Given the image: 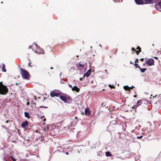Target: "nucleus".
<instances>
[{
  "instance_id": "obj_1",
  "label": "nucleus",
  "mask_w": 161,
  "mask_h": 161,
  "mask_svg": "<svg viewBox=\"0 0 161 161\" xmlns=\"http://www.w3.org/2000/svg\"><path fill=\"white\" fill-rule=\"evenodd\" d=\"M8 92L7 87L2 84V82H0V94L3 95L6 94Z\"/></svg>"
},
{
  "instance_id": "obj_2",
  "label": "nucleus",
  "mask_w": 161,
  "mask_h": 161,
  "mask_svg": "<svg viewBox=\"0 0 161 161\" xmlns=\"http://www.w3.org/2000/svg\"><path fill=\"white\" fill-rule=\"evenodd\" d=\"M20 74L24 79H25L28 80L30 76L29 72L26 70L23 69L22 68H20Z\"/></svg>"
},
{
  "instance_id": "obj_3",
  "label": "nucleus",
  "mask_w": 161,
  "mask_h": 161,
  "mask_svg": "<svg viewBox=\"0 0 161 161\" xmlns=\"http://www.w3.org/2000/svg\"><path fill=\"white\" fill-rule=\"evenodd\" d=\"M132 130H131V132L132 133H135L137 135L139 134V130L140 129V126L138 124L135 127V125L132 126Z\"/></svg>"
},
{
  "instance_id": "obj_4",
  "label": "nucleus",
  "mask_w": 161,
  "mask_h": 161,
  "mask_svg": "<svg viewBox=\"0 0 161 161\" xmlns=\"http://www.w3.org/2000/svg\"><path fill=\"white\" fill-rule=\"evenodd\" d=\"M145 64L149 66L154 65V61L152 58L149 59L145 61Z\"/></svg>"
},
{
  "instance_id": "obj_5",
  "label": "nucleus",
  "mask_w": 161,
  "mask_h": 161,
  "mask_svg": "<svg viewBox=\"0 0 161 161\" xmlns=\"http://www.w3.org/2000/svg\"><path fill=\"white\" fill-rule=\"evenodd\" d=\"M139 158V156L137 153H131V160L132 161H136Z\"/></svg>"
},
{
  "instance_id": "obj_6",
  "label": "nucleus",
  "mask_w": 161,
  "mask_h": 161,
  "mask_svg": "<svg viewBox=\"0 0 161 161\" xmlns=\"http://www.w3.org/2000/svg\"><path fill=\"white\" fill-rule=\"evenodd\" d=\"M141 48H140L138 46L136 48V49L138 50H136V49L134 47H132L131 48V51H133L134 52H136V54L137 55H138L139 54V53L141 52ZM134 52H131V53H134Z\"/></svg>"
},
{
  "instance_id": "obj_7",
  "label": "nucleus",
  "mask_w": 161,
  "mask_h": 161,
  "mask_svg": "<svg viewBox=\"0 0 161 161\" xmlns=\"http://www.w3.org/2000/svg\"><path fill=\"white\" fill-rule=\"evenodd\" d=\"M61 95V94L59 92H55L51 91L50 93V95L52 97H58Z\"/></svg>"
},
{
  "instance_id": "obj_8",
  "label": "nucleus",
  "mask_w": 161,
  "mask_h": 161,
  "mask_svg": "<svg viewBox=\"0 0 161 161\" xmlns=\"http://www.w3.org/2000/svg\"><path fill=\"white\" fill-rule=\"evenodd\" d=\"M59 97L60 99L64 101V103H67V100H69L70 99V97H67L65 96L60 95L59 96Z\"/></svg>"
},
{
  "instance_id": "obj_9",
  "label": "nucleus",
  "mask_w": 161,
  "mask_h": 161,
  "mask_svg": "<svg viewBox=\"0 0 161 161\" xmlns=\"http://www.w3.org/2000/svg\"><path fill=\"white\" fill-rule=\"evenodd\" d=\"M35 52L38 54H43L44 53V50L40 47L38 48Z\"/></svg>"
},
{
  "instance_id": "obj_10",
  "label": "nucleus",
  "mask_w": 161,
  "mask_h": 161,
  "mask_svg": "<svg viewBox=\"0 0 161 161\" xmlns=\"http://www.w3.org/2000/svg\"><path fill=\"white\" fill-rule=\"evenodd\" d=\"M85 111L86 115L89 116L91 114V112L88 108H85Z\"/></svg>"
},
{
  "instance_id": "obj_11",
  "label": "nucleus",
  "mask_w": 161,
  "mask_h": 161,
  "mask_svg": "<svg viewBox=\"0 0 161 161\" xmlns=\"http://www.w3.org/2000/svg\"><path fill=\"white\" fill-rule=\"evenodd\" d=\"M76 66L77 69L78 70L81 69L82 68H83L84 67V65L80 64H76Z\"/></svg>"
},
{
  "instance_id": "obj_12",
  "label": "nucleus",
  "mask_w": 161,
  "mask_h": 161,
  "mask_svg": "<svg viewBox=\"0 0 161 161\" xmlns=\"http://www.w3.org/2000/svg\"><path fill=\"white\" fill-rule=\"evenodd\" d=\"M155 7L157 9L161 11V10L159 9V8H161V2H159L158 3V4H156L155 5Z\"/></svg>"
},
{
  "instance_id": "obj_13",
  "label": "nucleus",
  "mask_w": 161,
  "mask_h": 161,
  "mask_svg": "<svg viewBox=\"0 0 161 161\" xmlns=\"http://www.w3.org/2000/svg\"><path fill=\"white\" fill-rule=\"evenodd\" d=\"M72 90L73 91H75L77 92H79L80 91V89L76 86H75L74 87L72 88Z\"/></svg>"
},
{
  "instance_id": "obj_14",
  "label": "nucleus",
  "mask_w": 161,
  "mask_h": 161,
  "mask_svg": "<svg viewBox=\"0 0 161 161\" xmlns=\"http://www.w3.org/2000/svg\"><path fill=\"white\" fill-rule=\"evenodd\" d=\"M90 73L91 69H89L88 70V71L86 73L84 74L83 77L84 78L85 76H86V77H88L90 74Z\"/></svg>"
},
{
  "instance_id": "obj_15",
  "label": "nucleus",
  "mask_w": 161,
  "mask_h": 161,
  "mask_svg": "<svg viewBox=\"0 0 161 161\" xmlns=\"http://www.w3.org/2000/svg\"><path fill=\"white\" fill-rule=\"evenodd\" d=\"M28 125V123L27 121L23 122L21 124V126L22 127H25V126H27Z\"/></svg>"
},
{
  "instance_id": "obj_16",
  "label": "nucleus",
  "mask_w": 161,
  "mask_h": 161,
  "mask_svg": "<svg viewBox=\"0 0 161 161\" xmlns=\"http://www.w3.org/2000/svg\"><path fill=\"white\" fill-rule=\"evenodd\" d=\"M136 3L138 4H143L144 3L143 0H135Z\"/></svg>"
},
{
  "instance_id": "obj_17",
  "label": "nucleus",
  "mask_w": 161,
  "mask_h": 161,
  "mask_svg": "<svg viewBox=\"0 0 161 161\" xmlns=\"http://www.w3.org/2000/svg\"><path fill=\"white\" fill-rule=\"evenodd\" d=\"M144 101V100L141 99L140 100L138 101L136 103V107L140 105H141L143 102V101Z\"/></svg>"
},
{
  "instance_id": "obj_18",
  "label": "nucleus",
  "mask_w": 161,
  "mask_h": 161,
  "mask_svg": "<svg viewBox=\"0 0 161 161\" xmlns=\"http://www.w3.org/2000/svg\"><path fill=\"white\" fill-rule=\"evenodd\" d=\"M145 3L152 4L153 3L154 0H144Z\"/></svg>"
},
{
  "instance_id": "obj_19",
  "label": "nucleus",
  "mask_w": 161,
  "mask_h": 161,
  "mask_svg": "<svg viewBox=\"0 0 161 161\" xmlns=\"http://www.w3.org/2000/svg\"><path fill=\"white\" fill-rule=\"evenodd\" d=\"M124 88L126 91H130L131 89V87H129L127 86H124Z\"/></svg>"
},
{
  "instance_id": "obj_20",
  "label": "nucleus",
  "mask_w": 161,
  "mask_h": 161,
  "mask_svg": "<svg viewBox=\"0 0 161 161\" xmlns=\"http://www.w3.org/2000/svg\"><path fill=\"white\" fill-rule=\"evenodd\" d=\"M91 83L93 84L92 86H96L97 85V82L95 80H92L91 81Z\"/></svg>"
},
{
  "instance_id": "obj_21",
  "label": "nucleus",
  "mask_w": 161,
  "mask_h": 161,
  "mask_svg": "<svg viewBox=\"0 0 161 161\" xmlns=\"http://www.w3.org/2000/svg\"><path fill=\"white\" fill-rule=\"evenodd\" d=\"M25 116L28 118H30V117L29 116V114L26 112H25Z\"/></svg>"
},
{
  "instance_id": "obj_22",
  "label": "nucleus",
  "mask_w": 161,
  "mask_h": 161,
  "mask_svg": "<svg viewBox=\"0 0 161 161\" xmlns=\"http://www.w3.org/2000/svg\"><path fill=\"white\" fill-rule=\"evenodd\" d=\"M106 156H111L112 155L109 152H107L105 153Z\"/></svg>"
},
{
  "instance_id": "obj_23",
  "label": "nucleus",
  "mask_w": 161,
  "mask_h": 161,
  "mask_svg": "<svg viewBox=\"0 0 161 161\" xmlns=\"http://www.w3.org/2000/svg\"><path fill=\"white\" fill-rule=\"evenodd\" d=\"M139 69H140L141 72L142 73H143V72H145L147 70V69L146 68H144L143 69H141V68H139Z\"/></svg>"
},
{
  "instance_id": "obj_24",
  "label": "nucleus",
  "mask_w": 161,
  "mask_h": 161,
  "mask_svg": "<svg viewBox=\"0 0 161 161\" xmlns=\"http://www.w3.org/2000/svg\"><path fill=\"white\" fill-rule=\"evenodd\" d=\"M2 70L4 72H6V70L5 68V65L4 64L3 65Z\"/></svg>"
},
{
  "instance_id": "obj_25",
  "label": "nucleus",
  "mask_w": 161,
  "mask_h": 161,
  "mask_svg": "<svg viewBox=\"0 0 161 161\" xmlns=\"http://www.w3.org/2000/svg\"><path fill=\"white\" fill-rule=\"evenodd\" d=\"M134 66L136 68H138L139 69L140 68L139 65L137 64H134Z\"/></svg>"
},
{
  "instance_id": "obj_26",
  "label": "nucleus",
  "mask_w": 161,
  "mask_h": 161,
  "mask_svg": "<svg viewBox=\"0 0 161 161\" xmlns=\"http://www.w3.org/2000/svg\"><path fill=\"white\" fill-rule=\"evenodd\" d=\"M108 86L110 87L111 89L114 88H115V86L113 85H109Z\"/></svg>"
},
{
  "instance_id": "obj_27",
  "label": "nucleus",
  "mask_w": 161,
  "mask_h": 161,
  "mask_svg": "<svg viewBox=\"0 0 161 161\" xmlns=\"http://www.w3.org/2000/svg\"><path fill=\"white\" fill-rule=\"evenodd\" d=\"M10 157L13 161H16V159L12 156H11Z\"/></svg>"
},
{
  "instance_id": "obj_28",
  "label": "nucleus",
  "mask_w": 161,
  "mask_h": 161,
  "mask_svg": "<svg viewBox=\"0 0 161 161\" xmlns=\"http://www.w3.org/2000/svg\"><path fill=\"white\" fill-rule=\"evenodd\" d=\"M143 136L142 135H141L140 136H137L136 137L138 139H141L142 137Z\"/></svg>"
},
{
  "instance_id": "obj_29",
  "label": "nucleus",
  "mask_w": 161,
  "mask_h": 161,
  "mask_svg": "<svg viewBox=\"0 0 161 161\" xmlns=\"http://www.w3.org/2000/svg\"><path fill=\"white\" fill-rule=\"evenodd\" d=\"M137 62H138V59H136L135 60V63H136Z\"/></svg>"
},
{
  "instance_id": "obj_30",
  "label": "nucleus",
  "mask_w": 161,
  "mask_h": 161,
  "mask_svg": "<svg viewBox=\"0 0 161 161\" xmlns=\"http://www.w3.org/2000/svg\"><path fill=\"white\" fill-rule=\"evenodd\" d=\"M117 1H118V2H122L123 0H116Z\"/></svg>"
},
{
  "instance_id": "obj_31",
  "label": "nucleus",
  "mask_w": 161,
  "mask_h": 161,
  "mask_svg": "<svg viewBox=\"0 0 161 161\" xmlns=\"http://www.w3.org/2000/svg\"><path fill=\"white\" fill-rule=\"evenodd\" d=\"M69 86L70 88H71L72 89V88H73V87H72V85H70V84H69Z\"/></svg>"
},
{
  "instance_id": "obj_32",
  "label": "nucleus",
  "mask_w": 161,
  "mask_h": 161,
  "mask_svg": "<svg viewBox=\"0 0 161 161\" xmlns=\"http://www.w3.org/2000/svg\"><path fill=\"white\" fill-rule=\"evenodd\" d=\"M153 58L156 59H158V58L157 57H153Z\"/></svg>"
},
{
  "instance_id": "obj_33",
  "label": "nucleus",
  "mask_w": 161,
  "mask_h": 161,
  "mask_svg": "<svg viewBox=\"0 0 161 161\" xmlns=\"http://www.w3.org/2000/svg\"><path fill=\"white\" fill-rule=\"evenodd\" d=\"M144 60V59L143 58H142L140 59V61H143Z\"/></svg>"
},
{
  "instance_id": "obj_34",
  "label": "nucleus",
  "mask_w": 161,
  "mask_h": 161,
  "mask_svg": "<svg viewBox=\"0 0 161 161\" xmlns=\"http://www.w3.org/2000/svg\"><path fill=\"white\" fill-rule=\"evenodd\" d=\"M29 104H30V103H29V102H27V103H26V105H29Z\"/></svg>"
},
{
  "instance_id": "obj_35",
  "label": "nucleus",
  "mask_w": 161,
  "mask_h": 161,
  "mask_svg": "<svg viewBox=\"0 0 161 161\" xmlns=\"http://www.w3.org/2000/svg\"><path fill=\"white\" fill-rule=\"evenodd\" d=\"M32 46H29L28 47V49L31 48Z\"/></svg>"
},
{
  "instance_id": "obj_36",
  "label": "nucleus",
  "mask_w": 161,
  "mask_h": 161,
  "mask_svg": "<svg viewBox=\"0 0 161 161\" xmlns=\"http://www.w3.org/2000/svg\"><path fill=\"white\" fill-rule=\"evenodd\" d=\"M9 121V120L6 121V122H5V123H8V122Z\"/></svg>"
},
{
  "instance_id": "obj_37",
  "label": "nucleus",
  "mask_w": 161,
  "mask_h": 161,
  "mask_svg": "<svg viewBox=\"0 0 161 161\" xmlns=\"http://www.w3.org/2000/svg\"><path fill=\"white\" fill-rule=\"evenodd\" d=\"M80 81H82V78H80Z\"/></svg>"
},
{
  "instance_id": "obj_38",
  "label": "nucleus",
  "mask_w": 161,
  "mask_h": 161,
  "mask_svg": "<svg viewBox=\"0 0 161 161\" xmlns=\"http://www.w3.org/2000/svg\"><path fill=\"white\" fill-rule=\"evenodd\" d=\"M137 97V95H134V97Z\"/></svg>"
},
{
  "instance_id": "obj_39",
  "label": "nucleus",
  "mask_w": 161,
  "mask_h": 161,
  "mask_svg": "<svg viewBox=\"0 0 161 161\" xmlns=\"http://www.w3.org/2000/svg\"><path fill=\"white\" fill-rule=\"evenodd\" d=\"M65 154H66V155H68L69 154V153L68 152H66L65 153Z\"/></svg>"
},
{
  "instance_id": "obj_40",
  "label": "nucleus",
  "mask_w": 161,
  "mask_h": 161,
  "mask_svg": "<svg viewBox=\"0 0 161 161\" xmlns=\"http://www.w3.org/2000/svg\"><path fill=\"white\" fill-rule=\"evenodd\" d=\"M30 64H31V63H28V66H30Z\"/></svg>"
},
{
  "instance_id": "obj_41",
  "label": "nucleus",
  "mask_w": 161,
  "mask_h": 161,
  "mask_svg": "<svg viewBox=\"0 0 161 161\" xmlns=\"http://www.w3.org/2000/svg\"><path fill=\"white\" fill-rule=\"evenodd\" d=\"M134 87L133 86H131V89H132Z\"/></svg>"
},
{
  "instance_id": "obj_42",
  "label": "nucleus",
  "mask_w": 161,
  "mask_h": 161,
  "mask_svg": "<svg viewBox=\"0 0 161 161\" xmlns=\"http://www.w3.org/2000/svg\"><path fill=\"white\" fill-rule=\"evenodd\" d=\"M15 84H16V85H17V86H18V83H15Z\"/></svg>"
},
{
  "instance_id": "obj_43",
  "label": "nucleus",
  "mask_w": 161,
  "mask_h": 161,
  "mask_svg": "<svg viewBox=\"0 0 161 161\" xmlns=\"http://www.w3.org/2000/svg\"><path fill=\"white\" fill-rule=\"evenodd\" d=\"M145 64H146L145 63L143 64V65H144V66L145 65Z\"/></svg>"
},
{
  "instance_id": "obj_44",
  "label": "nucleus",
  "mask_w": 161,
  "mask_h": 161,
  "mask_svg": "<svg viewBox=\"0 0 161 161\" xmlns=\"http://www.w3.org/2000/svg\"><path fill=\"white\" fill-rule=\"evenodd\" d=\"M117 49H116V50H115V53H116V52H117Z\"/></svg>"
},
{
  "instance_id": "obj_45",
  "label": "nucleus",
  "mask_w": 161,
  "mask_h": 161,
  "mask_svg": "<svg viewBox=\"0 0 161 161\" xmlns=\"http://www.w3.org/2000/svg\"><path fill=\"white\" fill-rule=\"evenodd\" d=\"M50 69H53V68H52V67H51V68H50Z\"/></svg>"
},
{
  "instance_id": "obj_46",
  "label": "nucleus",
  "mask_w": 161,
  "mask_h": 161,
  "mask_svg": "<svg viewBox=\"0 0 161 161\" xmlns=\"http://www.w3.org/2000/svg\"><path fill=\"white\" fill-rule=\"evenodd\" d=\"M37 131H38V130H36V132H37Z\"/></svg>"
},
{
  "instance_id": "obj_47",
  "label": "nucleus",
  "mask_w": 161,
  "mask_h": 161,
  "mask_svg": "<svg viewBox=\"0 0 161 161\" xmlns=\"http://www.w3.org/2000/svg\"><path fill=\"white\" fill-rule=\"evenodd\" d=\"M45 120H46V119H44L43 120H44V121H45Z\"/></svg>"
},
{
  "instance_id": "obj_48",
  "label": "nucleus",
  "mask_w": 161,
  "mask_h": 161,
  "mask_svg": "<svg viewBox=\"0 0 161 161\" xmlns=\"http://www.w3.org/2000/svg\"><path fill=\"white\" fill-rule=\"evenodd\" d=\"M134 108V107H133V106L132 107V108Z\"/></svg>"
},
{
  "instance_id": "obj_49",
  "label": "nucleus",
  "mask_w": 161,
  "mask_h": 161,
  "mask_svg": "<svg viewBox=\"0 0 161 161\" xmlns=\"http://www.w3.org/2000/svg\"><path fill=\"white\" fill-rule=\"evenodd\" d=\"M105 72H106V71H107V70H105Z\"/></svg>"
},
{
  "instance_id": "obj_50",
  "label": "nucleus",
  "mask_w": 161,
  "mask_h": 161,
  "mask_svg": "<svg viewBox=\"0 0 161 161\" xmlns=\"http://www.w3.org/2000/svg\"><path fill=\"white\" fill-rule=\"evenodd\" d=\"M82 114H84V113H82Z\"/></svg>"
},
{
  "instance_id": "obj_51",
  "label": "nucleus",
  "mask_w": 161,
  "mask_h": 161,
  "mask_svg": "<svg viewBox=\"0 0 161 161\" xmlns=\"http://www.w3.org/2000/svg\"><path fill=\"white\" fill-rule=\"evenodd\" d=\"M133 134H131V136H133Z\"/></svg>"
}]
</instances>
